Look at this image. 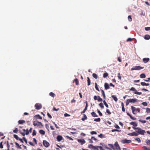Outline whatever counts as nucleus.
I'll return each mask as SVG.
<instances>
[{"instance_id": "nucleus-1", "label": "nucleus", "mask_w": 150, "mask_h": 150, "mask_svg": "<svg viewBox=\"0 0 150 150\" xmlns=\"http://www.w3.org/2000/svg\"><path fill=\"white\" fill-rule=\"evenodd\" d=\"M132 128L134 130H136V132L138 134V135L140 134L144 135V133H146V132L144 130L142 129L139 127H132Z\"/></svg>"}, {"instance_id": "nucleus-2", "label": "nucleus", "mask_w": 150, "mask_h": 150, "mask_svg": "<svg viewBox=\"0 0 150 150\" xmlns=\"http://www.w3.org/2000/svg\"><path fill=\"white\" fill-rule=\"evenodd\" d=\"M32 128H31L29 130H28V129H27L26 130H25L24 129H23V131H24V132H25V134L24 133L22 132H21V131L20 130H19L20 133L22 134L23 136H25V135H28L29 133H31L32 132Z\"/></svg>"}, {"instance_id": "nucleus-3", "label": "nucleus", "mask_w": 150, "mask_h": 150, "mask_svg": "<svg viewBox=\"0 0 150 150\" xmlns=\"http://www.w3.org/2000/svg\"><path fill=\"white\" fill-rule=\"evenodd\" d=\"M144 67H142L139 66H134L131 69V70L133 71L134 70H140L141 69H143Z\"/></svg>"}, {"instance_id": "nucleus-4", "label": "nucleus", "mask_w": 150, "mask_h": 150, "mask_svg": "<svg viewBox=\"0 0 150 150\" xmlns=\"http://www.w3.org/2000/svg\"><path fill=\"white\" fill-rule=\"evenodd\" d=\"M130 91H134V93L137 95H141L142 94L141 92H138L135 88L134 87H132L129 90Z\"/></svg>"}, {"instance_id": "nucleus-5", "label": "nucleus", "mask_w": 150, "mask_h": 150, "mask_svg": "<svg viewBox=\"0 0 150 150\" xmlns=\"http://www.w3.org/2000/svg\"><path fill=\"white\" fill-rule=\"evenodd\" d=\"M35 106L36 110H40L42 108V106L41 104L37 103L35 104Z\"/></svg>"}, {"instance_id": "nucleus-6", "label": "nucleus", "mask_w": 150, "mask_h": 150, "mask_svg": "<svg viewBox=\"0 0 150 150\" xmlns=\"http://www.w3.org/2000/svg\"><path fill=\"white\" fill-rule=\"evenodd\" d=\"M122 143L123 144L125 143H130L132 141L131 140H127V139H125L122 140L121 141Z\"/></svg>"}, {"instance_id": "nucleus-7", "label": "nucleus", "mask_w": 150, "mask_h": 150, "mask_svg": "<svg viewBox=\"0 0 150 150\" xmlns=\"http://www.w3.org/2000/svg\"><path fill=\"white\" fill-rule=\"evenodd\" d=\"M127 135L130 136H137L138 135V134L135 131L132 133H129L127 134Z\"/></svg>"}, {"instance_id": "nucleus-8", "label": "nucleus", "mask_w": 150, "mask_h": 150, "mask_svg": "<svg viewBox=\"0 0 150 150\" xmlns=\"http://www.w3.org/2000/svg\"><path fill=\"white\" fill-rule=\"evenodd\" d=\"M114 146L115 149L117 150H120V148L119 145L117 142H116L114 144Z\"/></svg>"}, {"instance_id": "nucleus-9", "label": "nucleus", "mask_w": 150, "mask_h": 150, "mask_svg": "<svg viewBox=\"0 0 150 150\" xmlns=\"http://www.w3.org/2000/svg\"><path fill=\"white\" fill-rule=\"evenodd\" d=\"M77 141L78 142L80 143L81 145H83V144H85L86 143V141L84 140V139H77Z\"/></svg>"}, {"instance_id": "nucleus-10", "label": "nucleus", "mask_w": 150, "mask_h": 150, "mask_svg": "<svg viewBox=\"0 0 150 150\" xmlns=\"http://www.w3.org/2000/svg\"><path fill=\"white\" fill-rule=\"evenodd\" d=\"M43 145L46 147H48L50 145V144L46 141L44 140L43 141Z\"/></svg>"}, {"instance_id": "nucleus-11", "label": "nucleus", "mask_w": 150, "mask_h": 150, "mask_svg": "<svg viewBox=\"0 0 150 150\" xmlns=\"http://www.w3.org/2000/svg\"><path fill=\"white\" fill-rule=\"evenodd\" d=\"M85 103H86V106L84 110L81 112V113H84L87 110V107L88 106V103L87 101L86 102H85Z\"/></svg>"}, {"instance_id": "nucleus-12", "label": "nucleus", "mask_w": 150, "mask_h": 150, "mask_svg": "<svg viewBox=\"0 0 150 150\" xmlns=\"http://www.w3.org/2000/svg\"><path fill=\"white\" fill-rule=\"evenodd\" d=\"M130 124L131 125H132L134 126L133 127H134L137 126L138 125L137 123L136 122H131L130 123Z\"/></svg>"}, {"instance_id": "nucleus-13", "label": "nucleus", "mask_w": 150, "mask_h": 150, "mask_svg": "<svg viewBox=\"0 0 150 150\" xmlns=\"http://www.w3.org/2000/svg\"><path fill=\"white\" fill-rule=\"evenodd\" d=\"M104 87L105 90H107L109 89L110 87L109 86L108 84L107 83H105L104 84Z\"/></svg>"}, {"instance_id": "nucleus-14", "label": "nucleus", "mask_w": 150, "mask_h": 150, "mask_svg": "<svg viewBox=\"0 0 150 150\" xmlns=\"http://www.w3.org/2000/svg\"><path fill=\"white\" fill-rule=\"evenodd\" d=\"M131 109L132 110V113L134 114H136V113L135 112V111L136 110V108L135 107L133 106H132L131 107Z\"/></svg>"}, {"instance_id": "nucleus-15", "label": "nucleus", "mask_w": 150, "mask_h": 150, "mask_svg": "<svg viewBox=\"0 0 150 150\" xmlns=\"http://www.w3.org/2000/svg\"><path fill=\"white\" fill-rule=\"evenodd\" d=\"M57 141L59 142L62 139L63 137L61 135H58L57 136Z\"/></svg>"}, {"instance_id": "nucleus-16", "label": "nucleus", "mask_w": 150, "mask_h": 150, "mask_svg": "<svg viewBox=\"0 0 150 150\" xmlns=\"http://www.w3.org/2000/svg\"><path fill=\"white\" fill-rule=\"evenodd\" d=\"M149 60V59L148 58H145L143 59V61L144 63H146Z\"/></svg>"}, {"instance_id": "nucleus-17", "label": "nucleus", "mask_w": 150, "mask_h": 150, "mask_svg": "<svg viewBox=\"0 0 150 150\" xmlns=\"http://www.w3.org/2000/svg\"><path fill=\"white\" fill-rule=\"evenodd\" d=\"M127 115L130 117V118L131 119L133 120H136V118L135 117H132V116L129 112H127Z\"/></svg>"}, {"instance_id": "nucleus-18", "label": "nucleus", "mask_w": 150, "mask_h": 150, "mask_svg": "<svg viewBox=\"0 0 150 150\" xmlns=\"http://www.w3.org/2000/svg\"><path fill=\"white\" fill-rule=\"evenodd\" d=\"M129 102L130 103H134L136 102H137V100L136 99H129Z\"/></svg>"}, {"instance_id": "nucleus-19", "label": "nucleus", "mask_w": 150, "mask_h": 150, "mask_svg": "<svg viewBox=\"0 0 150 150\" xmlns=\"http://www.w3.org/2000/svg\"><path fill=\"white\" fill-rule=\"evenodd\" d=\"M18 123L20 124H22L25 123V121L23 120H20L18 121Z\"/></svg>"}, {"instance_id": "nucleus-20", "label": "nucleus", "mask_w": 150, "mask_h": 150, "mask_svg": "<svg viewBox=\"0 0 150 150\" xmlns=\"http://www.w3.org/2000/svg\"><path fill=\"white\" fill-rule=\"evenodd\" d=\"M91 115L92 117H98V115L96 113L94 112H93L91 113Z\"/></svg>"}, {"instance_id": "nucleus-21", "label": "nucleus", "mask_w": 150, "mask_h": 150, "mask_svg": "<svg viewBox=\"0 0 150 150\" xmlns=\"http://www.w3.org/2000/svg\"><path fill=\"white\" fill-rule=\"evenodd\" d=\"M35 117H36V119H40L42 120V117L39 115H36Z\"/></svg>"}, {"instance_id": "nucleus-22", "label": "nucleus", "mask_w": 150, "mask_h": 150, "mask_svg": "<svg viewBox=\"0 0 150 150\" xmlns=\"http://www.w3.org/2000/svg\"><path fill=\"white\" fill-rule=\"evenodd\" d=\"M100 91H101L102 93V95L103 97V98H104V99H106V97L104 91L102 89H100Z\"/></svg>"}, {"instance_id": "nucleus-23", "label": "nucleus", "mask_w": 150, "mask_h": 150, "mask_svg": "<svg viewBox=\"0 0 150 150\" xmlns=\"http://www.w3.org/2000/svg\"><path fill=\"white\" fill-rule=\"evenodd\" d=\"M111 97L115 101L117 102V101L118 99L115 96L112 95Z\"/></svg>"}, {"instance_id": "nucleus-24", "label": "nucleus", "mask_w": 150, "mask_h": 150, "mask_svg": "<svg viewBox=\"0 0 150 150\" xmlns=\"http://www.w3.org/2000/svg\"><path fill=\"white\" fill-rule=\"evenodd\" d=\"M39 132L41 134L44 135L45 134V132L42 129H40L39 130Z\"/></svg>"}, {"instance_id": "nucleus-25", "label": "nucleus", "mask_w": 150, "mask_h": 150, "mask_svg": "<svg viewBox=\"0 0 150 150\" xmlns=\"http://www.w3.org/2000/svg\"><path fill=\"white\" fill-rule=\"evenodd\" d=\"M83 115V117L81 118V120L82 121H84L85 120L87 119V117L85 114H84Z\"/></svg>"}, {"instance_id": "nucleus-26", "label": "nucleus", "mask_w": 150, "mask_h": 150, "mask_svg": "<svg viewBox=\"0 0 150 150\" xmlns=\"http://www.w3.org/2000/svg\"><path fill=\"white\" fill-rule=\"evenodd\" d=\"M140 77L142 78H145L146 77L145 75L144 74H141L139 76Z\"/></svg>"}, {"instance_id": "nucleus-27", "label": "nucleus", "mask_w": 150, "mask_h": 150, "mask_svg": "<svg viewBox=\"0 0 150 150\" xmlns=\"http://www.w3.org/2000/svg\"><path fill=\"white\" fill-rule=\"evenodd\" d=\"M100 144L102 145V146H103V148H105L106 149H108V147H107V145L104 144V143H100Z\"/></svg>"}, {"instance_id": "nucleus-28", "label": "nucleus", "mask_w": 150, "mask_h": 150, "mask_svg": "<svg viewBox=\"0 0 150 150\" xmlns=\"http://www.w3.org/2000/svg\"><path fill=\"white\" fill-rule=\"evenodd\" d=\"M98 137H99L103 138L105 137V136L103 135L102 134H100L98 135Z\"/></svg>"}, {"instance_id": "nucleus-29", "label": "nucleus", "mask_w": 150, "mask_h": 150, "mask_svg": "<svg viewBox=\"0 0 150 150\" xmlns=\"http://www.w3.org/2000/svg\"><path fill=\"white\" fill-rule=\"evenodd\" d=\"M88 86H89L91 84V81L89 77H87Z\"/></svg>"}, {"instance_id": "nucleus-30", "label": "nucleus", "mask_w": 150, "mask_h": 150, "mask_svg": "<svg viewBox=\"0 0 150 150\" xmlns=\"http://www.w3.org/2000/svg\"><path fill=\"white\" fill-rule=\"evenodd\" d=\"M49 95L53 97H54L55 96V94L52 92H51L49 93Z\"/></svg>"}, {"instance_id": "nucleus-31", "label": "nucleus", "mask_w": 150, "mask_h": 150, "mask_svg": "<svg viewBox=\"0 0 150 150\" xmlns=\"http://www.w3.org/2000/svg\"><path fill=\"white\" fill-rule=\"evenodd\" d=\"M121 105L122 106V110L123 112H124L125 111V108H124V106L123 103L122 102V103H121Z\"/></svg>"}, {"instance_id": "nucleus-32", "label": "nucleus", "mask_w": 150, "mask_h": 150, "mask_svg": "<svg viewBox=\"0 0 150 150\" xmlns=\"http://www.w3.org/2000/svg\"><path fill=\"white\" fill-rule=\"evenodd\" d=\"M74 81L75 82L76 84V85H78L79 84V82L78 80V79L77 78H76L74 79Z\"/></svg>"}, {"instance_id": "nucleus-33", "label": "nucleus", "mask_w": 150, "mask_h": 150, "mask_svg": "<svg viewBox=\"0 0 150 150\" xmlns=\"http://www.w3.org/2000/svg\"><path fill=\"white\" fill-rule=\"evenodd\" d=\"M99 105L102 109H103L104 108V107L103 103H100L99 104Z\"/></svg>"}, {"instance_id": "nucleus-34", "label": "nucleus", "mask_w": 150, "mask_h": 150, "mask_svg": "<svg viewBox=\"0 0 150 150\" xmlns=\"http://www.w3.org/2000/svg\"><path fill=\"white\" fill-rule=\"evenodd\" d=\"M108 74L107 72H105L103 74V77L104 78H106L108 76Z\"/></svg>"}, {"instance_id": "nucleus-35", "label": "nucleus", "mask_w": 150, "mask_h": 150, "mask_svg": "<svg viewBox=\"0 0 150 150\" xmlns=\"http://www.w3.org/2000/svg\"><path fill=\"white\" fill-rule=\"evenodd\" d=\"M92 76L95 79H97L98 78V76L96 74L93 73V74Z\"/></svg>"}, {"instance_id": "nucleus-36", "label": "nucleus", "mask_w": 150, "mask_h": 150, "mask_svg": "<svg viewBox=\"0 0 150 150\" xmlns=\"http://www.w3.org/2000/svg\"><path fill=\"white\" fill-rule=\"evenodd\" d=\"M95 87L96 90L98 91H99V88L97 86V84L96 83H95Z\"/></svg>"}, {"instance_id": "nucleus-37", "label": "nucleus", "mask_w": 150, "mask_h": 150, "mask_svg": "<svg viewBox=\"0 0 150 150\" xmlns=\"http://www.w3.org/2000/svg\"><path fill=\"white\" fill-rule=\"evenodd\" d=\"M97 100H98V101L99 102H102V101H103L102 99L99 96H98V98Z\"/></svg>"}, {"instance_id": "nucleus-38", "label": "nucleus", "mask_w": 150, "mask_h": 150, "mask_svg": "<svg viewBox=\"0 0 150 150\" xmlns=\"http://www.w3.org/2000/svg\"><path fill=\"white\" fill-rule=\"evenodd\" d=\"M146 142L147 145L150 146V140H146Z\"/></svg>"}, {"instance_id": "nucleus-39", "label": "nucleus", "mask_w": 150, "mask_h": 150, "mask_svg": "<svg viewBox=\"0 0 150 150\" xmlns=\"http://www.w3.org/2000/svg\"><path fill=\"white\" fill-rule=\"evenodd\" d=\"M37 123H38L37 125L38 126H40V125H41L42 127H43V125L41 122H38Z\"/></svg>"}, {"instance_id": "nucleus-40", "label": "nucleus", "mask_w": 150, "mask_h": 150, "mask_svg": "<svg viewBox=\"0 0 150 150\" xmlns=\"http://www.w3.org/2000/svg\"><path fill=\"white\" fill-rule=\"evenodd\" d=\"M13 137L14 138H15L17 140H19L20 139L18 136L16 134H14L13 135Z\"/></svg>"}, {"instance_id": "nucleus-41", "label": "nucleus", "mask_w": 150, "mask_h": 150, "mask_svg": "<svg viewBox=\"0 0 150 150\" xmlns=\"http://www.w3.org/2000/svg\"><path fill=\"white\" fill-rule=\"evenodd\" d=\"M100 118H95L94 119V121L96 122H99L100 121Z\"/></svg>"}, {"instance_id": "nucleus-42", "label": "nucleus", "mask_w": 150, "mask_h": 150, "mask_svg": "<svg viewBox=\"0 0 150 150\" xmlns=\"http://www.w3.org/2000/svg\"><path fill=\"white\" fill-rule=\"evenodd\" d=\"M139 121L142 122V123H145L146 122V121L145 120H143L141 119H140L139 120Z\"/></svg>"}, {"instance_id": "nucleus-43", "label": "nucleus", "mask_w": 150, "mask_h": 150, "mask_svg": "<svg viewBox=\"0 0 150 150\" xmlns=\"http://www.w3.org/2000/svg\"><path fill=\"white\" fill-rule=\"evenodd\" d=\"M103 102L104 104L105 105V106L106 107L108 108V104H107V103H106V102L105 101V100H103Z\"/></svg>"}, {"instance_id": "nucleus-44", "label": "nucleus", "mask_w": 150, "mask_h": 150, "mask_svg": "<svg viewBox=\"0 0 150 150\" xmlns=\"http://www.w3.org/2000/svg\"><path fill=\"white\" fill-rule=\"evenodd\" d=\"M128 20L129 21H132V18L131 16L129 15L128 17Z\"/></svg>"}, {"instance_id": "nucleus-45", "label": "nucleus", "mask_w": 150, "mask_h": 150, "mask_svg": "<svg viewBox=\"0 0 150 150\" xmlns=\"http://www.w3.org/2000/svg\"><path fill=\"white\" fill-rule=\"evenodd\" d=\"M143 148L146 150H150V147H148L147 146H143Z\"/></svg>"}, {"instance_id": "nucleus-46", "label": "nucleus", "mask_w": 150, "mask_h": 150, "mask_svg": "<svg viewBox=\"0 0 150 150\" xmlns=\"http://www.w3.org/2000/svg\"><path fill=\"white\" fill-rule=\"evenodd\" d=\"M36 132L35 130H33V132L32 135L33 136H34L36 135Z\"/></svg>"}, {"instance_id": "nucleus-47", "label": "nucleus", "mask_w": 150, "mask_h": 150, "mask_svg": "<svg viewBox=\"0 0 150 150\" xmlns=\"http://www.w3.org/2000/svg\"><path fill=\"white\" fill-rule=\"evenodd\" d=\"M94 146H93V145L91 144H89L88 145V147L89 148H91V149H93V148Z\"/></svg>"}, {"instance_id": "nucleus-48", "label": "nucleus", "mask_w": 150, "mask_h": 150, "mask_svg": "<svg viewBox=\"0 0 150 150\" xmlns=\"http://www.w3.org/2000/svg\"><path fill=\"white\" fill-rule=\"evenodd\" d=\"M146 112L148 113H150V109L149 108H146Z\"/></svg>"}, {"instance_id": "nucleus-49", "label": "nucleus", "mask_w": 150, "mask_h": 150, "mask_svg": "<svg viewBox=\"0 0 150 150\" xmlns=\"http://www.w3.org/2000/svg\"><path fill=\"white\" fill-rule=\"evenodd\" d=\"M135 140L137 141L138 142L140 143L141 142V140L139 138H135Z\"/></svg>"}, {"instance_id": "nucleus-50", "label": "nucleus", "mask_w": 150, "mask_h": 150, "mask_svg": "<svg viewBox=\"0 0 150 150\" xmlns=\"http://www.w3.org/2000/svg\"><path fill=\"white\" fill-rule=\"evenodd\" d=\"M97 111H98V113L99 115L100 116H102V115H103L102 114L98 109H97Z\"/></svg>"}, {"instance_id": "nucleus-51", "label": "nucleus", "mask_w": 150, "mask_h": 150, "mask_svg": "<svg viewBox=\"0 0 150 150\" xmlns=\"http://www.w3.org/2000/svg\"><path fill=\"white\" fill-rule=\"evenodd\" d=\"M108 146L112 148V149H114V146L113 145L111 144H110L108 145Z\"/></svg>"}, {"instance_id": "nucleus-52", "label": "nucleus", "mask_w": 150, "mask_h": 150, "mask_svg": "<svg viewBox=\"0 0 150 150\" xmlns=\"http://www.w3.org/2000/svg\"><path fill=\"white\" fill-rule=\"evenodd\" d=\"M142 104L144 106H147L148 105L147 103L146 102H143Z\"/></svg>"}, {"instance_id": "nucleus-53", "label": "nucleus", "mask_w": 150, "mask_h": 150, "mask_svg": "<svg viewBox=\"0 0 150 150\" xmlns=\"http://www.w3.org/2000/svg\"><path fill=\"white\" fill-rule=\"evenodd\" d=\"M18 129L17 128H16L15 129L13 130V132L15 133H17L18 132Z\"/></svg>"}, {"instance_id": "nucleus-54", "label": "nucleus", "mask_w": 150, "mask_h": 150, "mask_svg": "<svg viewBox=\"0 0 150 150\" xmlns=\"http://www.w3.org/2000/svg\"><path fill=\"white\" fill-rule=\"evenodd\" d=\"M117 77L120 80L121 79V76L120 73H118L117 74Z\"/></svg>"}, {"instance_id": "nucleus-55", "label": "nucleus", "mask_w": 150, "mask_h": 150, "mask_svg": "<svg viewBox=\"0 0 150 150\" xmlns=\"http://www.w3.org/2000/svg\"><path fill=\"white\" fill-rule=\"evenodd\" d=\"M90 133H91V134L92 135H93L94 134H97L96 132H95V131H91V132Z\"/></svg>"}, {"instance_id": "nucleus-56", "label": "nucleus", "mask_w": 150, "mask_h": 150, "mask_svg": "<svg viewBox=\"0 0 150 150\" xmlns=\"http://www.w3.org/2000/svg\"><path fill=\"white\" fill-rule=\"evenodd\" d=\"M106 111L108 115H110L111 114V112H110L109 110L108 109H107Z\"/></svg>"}, {"instance_id": "nucleus-57", "label": "nucleus", "mask_w": 150, "mask_h": 150, "mask_svg": "<svg viewBox=\"0 0 150 150\" xmlns=\"http://www.w3.org/2000/svg\"><path fill=\"white\" fill-rule=\"evenodd\" d=\"M97 147H98V148H99L100 150H104V149L101 146H97Z\"/></svg>"}, {"instance_id": "nucleus-58", "label": "nucleus", "mask_w": 150, "mask_h": 150, "mask_svg": "<svg viewBox=\"0 0 150 150\" xmlns=\"http://www.w3.org/2000/svg\"><path fill=\"white\" fill-rule=\"evenodd\" d=\"M145 30L146 31L150 30V27H146L145 28Z\"/></svg>"}, {"instance_id": "nucleus-59", "label": "nucleus", "mask_w": 150, "mask_h": 150, "mask_svg": "<svg viewBox=\"0 0 150 150\" xmlns=\"http://www.w3.org/2000/svg\"><path fill=\"white\" fill-rule=\"evenodd\" d=\"M47 115L48 116V117L50 119H51L52 118V117L51 116V115L50 114V113L49 112L47 113Z\"/></svg>"}, {"instance_id": "nucleus-60", "label": "nucleus", "mask_w": 150, "mask_h": 150, "mask_svg": "<svg viewBox=\"0 0 150 150\" xmlns=\"http://www.w3.org/2000/svg\"><path fill=\"white\" fill-rule=\"evenodd\" d=\"M37 122H36L35 121L33 122V125L35 126H37Z\"/></svg>"}, {"instance_id": "nucleus-61", "label": "nucleus", "mask_w": 150, "mask_h": 150, "mask_svg": "<svg viewBox=\"0 0 150 150\" xmlns=\"http://www.w3.org/2000/svg\"><path fill=\"white\" fill-rule=\"evenodd\" d=\"M141 85L142 86H146V83L144 82H141Z\"/></svg>"}, {"instance_id": "nucleus-62", "label": "nucleus", "mask_w": 150, "mask_h": 150, "mask_svg": "<svg viewBox=\"0 0 150 150\" xmlns=\"http://www.w3.org/2000/svg\"><path fill=\"white\" fill-rule=\"evenodd\" d=\"M129 103H130V102H129V99L127 100L126 103V105H129Z\"/></svg>"}, {"instance_id": "nucleus-63", "label": "nucleus", "mask_w": 150, "mask_h": 150, "mask_svg": "<svg viewBox=\"0 0 150 150\" xmlns=\"http://www.w3.org/2000/svg\"><path fill=\"white\" fill-rule=\"evenodd\" d=\"M93 149L94 150H99L98 147H97V146H94Z\"/></svg>"}, {"instance_id": "nucleus-64", "label": "nucleus", "mask_w": 150, "mask_h": 150, "mask_svg": "<svg viewBox=\"0 0 150 150\" xmlns=\"http://www.w3.org/2000/svg\"><path fill=\"white\" fill-rule=\"evenodd\" d=\"M76 101V100H74V98H73V99L71 100V103H75Z\"/></svg>"}]
</instances>
